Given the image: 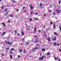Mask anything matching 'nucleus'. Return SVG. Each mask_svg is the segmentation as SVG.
<instances>
[{"label":"nucleus","instance_id":"obj_1","mask_svg":"<svg viewBox=\"0 0 61 61\" xmlns=\"http://www.w3.org/2000/svg\"><path fill=\"white\" fill-rule=\"evenodd\" d=\"M46 58V57L44 56H43L41 58H40L38 59L39 60H43L44 59V58Z\"/></svg>","mask_w":61,"mask_h":61},{"label":"nucleus","instance_id":"obj_2","mask_svg":"<svg viewBox=\"0 0 61 61\" xmlns=\"http://www.w3.org/2000/svg\"><path fill=\"white\" fill-rule=\"evenodd\" d=\"M29 6L30 7V9H33L34 8V7L32 6V5H30Z\"/></svg>","mask_w":61,"mask_h":61},{"label":"nucleus","instance_id":"obj_3","mask_svg":"<svg viewBox=\"0 0 61 61\" xmlns=\"http://www.w3.org/2000/svg\"><path fill=\"white\" fill-rule=\"evenodd\" d=\"M5 43L6 45H10V42H8V41H5Z\"/></svg>","mask_w":61,"mask_h":61},{"label":"nucleus","instance_id":"obj_4","mask_svg":"<svg viewBox=\"0 0 61 61\" xmlns=\"http://www.w3.org/2000/svg\"><path fill=\"white\" fill-rule=\"evenodd\" d=\"M47 40L49 41H51V39H50V37H47L46 38Z\"/></svg>","mask_w":61,"mask_h":61},{"label":"nucleus","instance_id":"obj_5","mask_svg":"<svg viewBox=\"0 0 61 61\" xmlns=\"http://www.w3.org/2000/svg\"><path fill=\"white\" fill-rule=\"evenodd\" d=\"M56 13H60V10H59L57 9H56Z\"/></svg>","mask_w":61,"mask_h":61},{"label":"nucleus","instance_id":"obj_6","mask_svg":"<svg viewBox=\"0 0 61 61\" xmlns=\"http://www.w3.org/2000/svg\"><path fill=\"white\" fill-rule=\"evenodd\" d=\"M23 51V53L24 54H25V53H26V50L25 49H24Z\"/></svg>","mask_w":61,"mask_h":61},{"label":"nucleus","instance_id":"obj_7","mask_svg":"<svg viewBox=\"0 0 61 61\" xmlns=\"http://www.w3.org/2000/svg\"><path fill=\"white\" fill-rule=\"evenodd\" d=\"M5 32H4L3 33H2V34H1V35L2 36H4L5 34Z\"/></svg>","mask_w":61,"mask_h":61},{"label":"nucleus","instance_id":"obj_8","mask_svg":"<svg viewBox=\"0 0 61 61\" xmlns=\"http://www.w3.org/2000/svg\"><path fill=\"white\" fill-rule=\"evenodd\" d=\"M2 24L3 25L4 27H5V23L2 22Z\"/></svg>","mask_w":61,"mask_h":61},{"label":"nucleus","instance_id":"obj_9","mask_svg":"<svg viewBox=\"0 0 61 61\" xmlns=\"http://www.w3.org/2000/svg\"><path fill=\"white\" fill-rule=\"evenodd\" d=\"M21 34L22 36H24V32L22 30L21 31Z\"/></svg>","mask_w":61,"mask_h":61},{"label":"nucleus","instance_id":"obj_10","mask_svg":"<svg viewBox=\"0 0 61 61\" xmlns=\"http://www.w3.org/2000/svg\"><path fill=\"white\" fill-rule=\"evenodd\" d=\"M40 5L41 7H42L43 6V5H42V3H41L40 4Z\"/></svg>","mask_w":61,"mask_h":61},{"label":"nucleus","instance_id":"obj_11","mask_svg":"<svg viewBox=\"0 0 61 61\" xmlns=\"http://www.w3.org/2000/svg\"><path fill=\"white\" fill-rule=\"evenodd\" d=\"M7 10H8V9H7V8H5V10H4V12H6V11H7Z\"/></svg>","mask_w":61,"mask_h":61},{"label":"nucleus","instance_id":"obj_12","mask_svg":"<svg viewBox=\"0 0 61 61\" xmlns=\"http://www.w3.org/2000/svg\"><path fill=\"white\" fill-rule=\"evenodd\" d=\"M56 37H55V38L54 39H52V41H55L56 40Z\"/></svg>","mask_w":61,"mask_h":61},{"label":"nucleus","instance_id":"obj_13","mask_svg":"<svg viewBox=\"0 0 61 61\" xmlns=\"http://www.w3.org/2000/svg\"><path fill=\"white\" fill-rule=\"evenodd\" d=\"M53 25V28L54 29H55L56 28V25L55 24H54Z\"/></svg>","mask_w":61,"mask_h":61},{"label":"nucleus","instance_id":"obj_14","mask_svg":"<svg viewBox=\"0 0 61 61\" xmlns=\"http://www.w3.org/2000/svg\"><path fill=\"white\" fill-rule=\"evenodd\" d=\"M56 44H57L56 43V42H54V43L53 46H56Z\"/></svg>","mask_w":61,"mask_h":61},{"label":"nucleus","instance_id":"obj_15","mask_svg":"<svg viewBox=\"0 0 61 61\" xmlns=\"http://www.w3.org/2000/svg\"><path fill=\"white\" fill-rule=\"evenodd\" d=\"M42 50L43 52H44V51H46V49L44 48H43L42 49Z\"/></svg>","mask_w":61,"mask_h":61},{"label":"nucleus","instance_id":"obj_16","mask_svg":"<svg viewBox=\"0 0 61 61\" xmlns=\"http://www.w3.org/2000/svg\"><path fill=\"white\" fill-rule=\"evenodd\" d=\"M54 35H56V36H58V35L57 34V33H56V32H54Z\"/></svg>","mask_w":61,"mask_h":61},{"label":"nucleus","instance_id":"obj_17","mask_svg":"<svg viewBox=\"0 0 61 61\" xmlns=\"http://www.w3.org/2000/svg\"><path fill=\"white\" fill-rule=\"evenodd\" d=\"M1 7V8L2 10H4V6H2Z\"/></svg>","mask_w":61,"mask_h":61},{"label":"nucleus","instance_id":"obj_18","mask_svg":"<svg viewBox=\"0 0 61 61\" xmlns=\"http://www.w3.org/2000/svg\"><path fill=\"white\" fill-rule=\"evenodd\" d=\"M35 50L34 49V48L32 49V51L33 52H36V51H35Z\"/></svg>","mask_w":61,"mask_h":61},{"label":"nucleus","instance_id":"obj_19","mask_svg":"<svg viewBox=\"0 0 61 61\" xmlns=\"http://www.w3.org/2000/svg\"><path fill=\"white\" fill-rule=\"evenodd\" d=\"M50 25H53V22L52 21H51L50 22Z\"/></svg>","mask_w":61,"mask_h":61},{"label":"nucleus","instance_id":"obj_20","mask_svg":"<svg viewBox=\"0 0 61 61\" xmlns=\"http://www.w3.org/2000/svg\"><path fill=\"white\" fill-rule=\"evenodd\" d=\"M5 54H1V56H5Z\"/></svg>","mask_w":61,"mask_h":61},{"label":"nucleus","instance_id":"obj_21","mask_svg":"<svg viewBox=\"0 0 61 61\" xmlns=\"http://www.w3.org/2000/svg\"><path fill=\"white\" fill-rule=\"evenodd\" d=\"M34 19H35L36 20H38V18H34Z\"/></svg>","mask_w":61,"mask_h":61},{"label":"nucleus","instance_id":"obj_22","mask_svg":"<svg viewBox=\"0 0 61 61\" xmlns=\"http://www.w3.org/2000/svg\"><path fill=\"white\" fill-rule=\"evenodd\" d=\"M37 48H38V47H36L34 49H35V50H36V49H37Z\"/></svg>","mask_w":61,"mask_h":61},{"label":"nucleus","instance_id":"obj_23","mask_svg":"<svg viewBox=\"0 0 61 61\" xmlns=\"http://www.w3.org/2000/svg\"><path fill=\"white\" fill-rule=\"evenodd\" d=\"M10 22H11V21H10V20H8L7 21V23H10Z\"/></svg>","mask_w":61,"mask_h":61},{"label":"nucleus","instance_id":"obj_24","mask_svg":"<svg viewBox=\"0 0 61 61\" xmlns=\"http://www.w3.org/2000/svg\"><path fill=\"white\" fill-rule=\"evenodd\" d=\"M13 50H15V49H14V48H13L10 51H13Z\"/></svg>","mask_w":61,"mask_h":61},{"label":"nucleus","instance_id":"obj_25","mask_svg":"<svg viewBox=\"0 0 61 61\" xmlns=\"http://www.w3.org/2000/svg\"><path fill=\"white\" fill-rule=\"evenodd\" d=\"M38 41L37 40H36L35 42L34 43L35 44L36 43H38Z\"/></svg>","mask_w":61,"mask_h":61},{"label":"nucleus","instance_id":"obj_26","mask_svg":"<svg viewBox=\"0 0 61 61\" xmlns=\"http://www.w3.org/2000/svg\"><path fill=\"white\" fill-rule=\"evenodd\" d=\"M10 57L11 59H12L13 58V57L12 56V55H10Z\"/></svg>","mask_w":61,"mask_h":61},{"label":"nucleus","instance_id":"obj_27","mask_svg":"<svg viewBox=\"0 0 61 61\" xmlns=\"http://www.w3.org/2000/svg\"><path fill=\"white\" fill-rule=\"evenodd\" d=\"M34 30L35 31H34V32H36V28H35Z\"/></svg>","mask_w":61,"mask_h":61},{"label":"nucleus","instance_id":"obj_28","mask_svg":"<svg viewBox=\"0 0 61 61\" xmlns=\"http://www.w3.org/2000/svg\"><path fill=\"white\" fill-rule=\"evenodd\" d=\"M29 20V21H32V19L31 18H30Z\"/></svg>","mask_w":61,"mask_h":61},{"label":"nucleus","instance_id":"obj_29","mask_svg":"<svg viewBox=\"0 0 61 61\" xmlns=\"http://www.w3.org/2000/svg\"><path fill=\"white\" fill-rule=\"evenodd\" d=\"M61 2V0H59L58 1V3L59 4V5H60V2Z\"/></svg>","mask_w":61,"mask_h":61},{"label":"nucleus","instance_id":"obj_30","mask_svg":"<svg viewBox=\"0 0 61 61\" xmlns=\"http://www.w3.org/2000/svg\"><path fill=\"white\" fill-rule=\"evenodd\" d=\"M47 54L48 55H50V53L48 52L47 53Z\"/></svg>","mask_w":61,"mask_h":61},{"label":"nucleus","instance_id":"obj_31","mask_svg":"<svg viewBox=\"0 0 61 61\" xmlns=\"http://www.w3.org/2000/svg\"><path fill=\"white\" fill-rule=\"evenodd\" d=\"M12 2H13V3H15L17 2H16L15 1H14L13 0H12Z\"/></svg>","mask_w":61,"mask_h":61},{"label":"nucleus","instance_id":"obj_32","mask_svg":"<svg viewBox=\"0 0 61 61\" xmlns=\"http://www.w3.org/2000/svg\"><path fill=\"white\" fill-rule=\"evenodd\" d=\"M15 35H16V34H17V31L16 30H15Z\"/></svg>","mask_w":61,"mask_h":61},{"label":"nucleus","instance_id":"obj_33","mask_svg":"<svg viewBox=\"0 0 61 61\" xmlns=\"http://www.w3.org/2000/svg\"><path fill=\"white\" fill-rule=\"evenodd\" d=\"M19 45H23V44H22V43H20V42H19Z\"/></svg>","mask_w":61,"mask_h":61},{"label":"nucleus","instance_id":"obj_34","mask_svg":"<svg viewBox=\"0 0 61 61\" xmlns=\"http://www.w3.org/2000/svg\"><path fill=\"white\" fill-rule=\"evenodd\" d=\"M8 14V12H7L5 13V15H7V14Z\"/></svg>","mask_w":61,"mask_h":61},{"label":"nucleus","instance_id":"obj_35","mask_svg":"<svg viewBox=\"0 0 61 61\" xmlns=\"http://www.w3.org/2000/svg\"><path fill=\"white\" fill-rule=\"evenodd\" d=\"M48 11L49 12H52V10H49Z\"/></svg>","mask_w":61,"mask_h":61},{"label":"nucleus","instance_id":"obj_36","mask_svg":"<svg viewBox=\"0 0 61 61\" xmlns=\"http://www.w3.org/2000/svg\"><path fill=\"white\" fill-rule=\"evenodd\" d=\"M59 28L60 30H61V26H59Z\"/></svg>","mask_w":61,"mask_h":61},{"label":"nucleus","instance_id":"obj_37","mask_svg":"<svg viewBox=\"0 0 61 61\" xmlns=\"http://www.w3.org/2000/svg\"><path fill=\"white\" fill-rule=\"evenodd\" d=\"M23 51H22V49H20V52H22Z\"/></svg>","mask_w":61,"mask_h":61},{"label":"nucleus","instance_id":"obj_38","mask_svg":"<svg viewBox=\"0 0 61 61\" xmlns=\"http://www.w3.org/2000/svg\"><path fill=\"white\" fill-rule=\"evenodd\" d=\"M60 43H58L57 44V46H60Z\"/></svg>","mask_w":61,"mask_h":61},{"label":"nucleus","instance_id":"obj_39","mask_svg":"<svg viewBox=\"0 0 61 61\" xmlns=\"http://www.w3.org/2000/svg\"><path fill=\"white\" fill-rule=\"evenodd\" d=\"M24 38H23L22 39V41H24L25 40V39Z\"/></svg>","mask_w":61,"mask_h":61},{"label":"nucleus","instance_id":"obj_40","mask_svg":"<svg viewBox=\"0 0 61 61\" xmlns=\"http://www.w3.org/2000/svg\"><path fill=\"white\" fill-rule=\"evenodd\" d=\"M26 43L27 45H28L29 44V43L27 42H26Z\"/></svg>","mask_w":61,"mask_h":61},{"label":"nucleus","instance_id":"obj_41","mask_svg":"<svg viewBox=\"0 0 61 61\" xmlns=\"http://www.w3.org/2000/svg\"><path fill=\"white\" fill-rule=\"evenodd\" d=\"M55 60H57V59L56 57H55L54 58Z\"/></svg>","mask_w":61,"mask_h":61},{"label":"nucleus","instance_id":"obj_42","mask_svg":"<svg viewBox=\"0 0 61 61\" xmlns=\"http://www.w3.org/2000/svg\"><path fill=\"white\" fill-rule=\"evenodd\" d=\"M26 30H30V29L29 28H27L26 29Z\"/></svg>","mask_w":61,"mask_h":61},{"label":"nucleus","instance_id":"obj_43","mask_svg":"<svg viewBox=\"0 0 61 61\" xmlns=\"http://www.w3.org/2000/svg\"><path fill=\"white\" fill-rule=\"evenodd\" d=\"M46 13H44V16L45 17H46Z\"/></svg>","mask_w":61,"mask_h":61},{"label":"nucleus","instance_id":"obj_44","mask_svg":"<svg viewBox=\"0 0 61 61\" xmlns=\"http://www.w3.org/2000/svg\"><path fill=\"white\" fill-rule=\"evenodd\" d=\"M9 16L13 17V15H11Z\"/></svg>","mask_w":61,"mask_h":61},{"label":"nucleus","instance_id":"obj_45","mask_svg":"<svg viewBox=\"0 0 61 61\" xmlns=\"http://www.w3.org/2000/svg\"><path fill=\"white\" fill-rule=\"evenodd\" d=\"M38 14V12H36V15H37Z\"/></svg>","mask_w":61,"mask_h":61},{"label":"nucleus","instance_id":"obj_46","mask_svg":"<svg viewBox=\"0 0 61 61\" xmlns=\"http://www.w3.org/2000/svg\"><path fill=\"white\" fill-rule=\"evenodd\" d=\"M59 51H60V52H61V49H59Z\"/></svg>","mask_w":61,"mask_h":61},{"label":"nucleus","instance_id":"obj_47","mask_svg":"<svg viewBox=\"0 0 61 61\" xmlns=\"http://www.w3.org/2000/svg\"><path fill=\"white\" fill-rule=\"evenodd\" d=\"M20 35V34H19V33H18L17 34V35H18V36H19Z\"/></svg>","mask_w":61,"mask_h":61},{"label":"nucleus","instance_id":"obj_48","mask_svg":"<svg viewBox=\"0 0 61 61\" xmlns=\"http://www.w3.org/2000/svg\"><path fill=\"white\" fill-rule=\"evenodd\" d=\"M18 57H21V56L20 55H18Z\"/></svg>","mask_w":61,"mask_h":61},{"label":"nucleus","instance_id":"obj_49","mask_svg":"<svg viewBox=\"0 0 61 61\" xmlns=\"http://www.w3.org/2000/svg\"><path fill=\"white\" fill-rule=\"evenodd\" d=\"M18 11H19V9H17V12H18Z\"/></svg>","mask_w":61,"mask_h":61},{"label":"nucleus","instance_id":"obj_50","mask_svg":"<svg viewBox=\"0 0 61 61\" xmlns=\"http://www.w3.org/2000/svg\"><path fill=\"white\" fill-rule=\"evenodd\" d=\"M10 54H12V53H13V52L12 51H11L10 52Z\"/></svg>","mask_w":61,"mask_h":61},{"label":"nucleus","instance_id":"obj_51","mask_svg":"<svg viewBox=\"0 0 61 61\" xmlns=\"http://www.w3.org/2000/svg\"><path fill=\"white\" fill-rule=\"evenodd\" d=\"M33 13V12H32V11H31V12H30V14L31 15Z\"/></svg>","mask_w":61,"mask_h":61},{"label":"nucleus","instance_id":"obj_52","mask_svg":"<svg viewBox=\"0 0 61 61\" xmlns=\"http://www.w3.org/2000/svg\"><path fill=\"white\" fill-rule=\"evenodd\" d=\"M24 11H25V12H27V10H24Z\"/></svg>","mask_w":61,"mask_h":61},{"label":"nucleus","instance_id":"obj_53","mask_svg":"<svg viewBox=\"0 0 61 61\" xmlns=\"http://www.w3.org/2000/svg\"><path fill=\"white\" fill-rule=\"evenodd\" d=\"M6 49H7V50H9V48H7Z\"/></svg>","mask_w":61,"mask_h":61},{"label":"nucleus","instance_id":"obj_54","mask_svg":"<svg viewBox=\"0 0 61 61\" xmlns=\"http://www.w3.org/2000/svg\"><path fill=\"white\" fill-rule=\"evenodd\" d=\"M39 44H38L37 45H36L37 46H39Z\"/></svg>","mask_w":61,"mask_h":61},{"label":"nucleus","instance_id":"obj_55","mask_svg":"<svg viewBox=\"0 0 61 61\" xmlns=\"http://www.w3.org/2000/svg\"><path fill=\"white\" fill-rule=\"evenodd\" d=\"M25 7H23V9H25Z\"/></svg>","mask_w":61,"mask_h":61},{"label":"nucleus","instance_id":"obj_56","mask_svg":"<svg viewBox=\"0 0 61 61\" xmlns=\"http://www.w3.org/2000/svg\"><path fill=\"white\" fill-rule=\"evenodd\" d=\"M34 40H32V42H34Z\"/></svg>","mask_w":61,"mask_h":61},{"label":"nucleus","instance_id":"obj_57","mask_svg":"<svg viewBox=\"0 0 61 61\" xmlns=\"http://www.w3.org/2000/svg\"><path fill=\"white\" fill-rule=\"evenodd\" d=\"M34 37H37V36H35Z\"/></svg>","mask_w":61,"mask_h":61},{"label":"nucleus","instance_id":"obj_58","mask_svg":"<svg viewBox=\"0 0 61 61\" xmlns=\"http://www.w3.org/2000/svg\"><path fill=\"white\" fill-rule=\"evenodd\" d=\"M41 55H42V53H41L40 54V56H41Z\"/></svg>","mask_w":61,"mask_h":61},{"label":"nucleus","instance_id":"obj_59","mask_svg":"<svg viewBox=\"0 0 61 61\" xmlns=\"http://www.w3.org/2000/svg\"><path fill=\"white\" fill-rule=\"evenodd\" d=\"M53 15H56V13H54Z\"/></svg>","mask_w":61,"mask_h":61},{"label":"nucleus","instance_id":"obj_60","mask_svg":"<svg viewBox=\"0 0 61 61\" xmlns=\"http://www.w3.org/2000/svg\"><path fill=\"white\" fill-rule=\"evenodd\" d=\"M58 61H60V59H59L58 60Z\"/></svg>","mask_w":61,"mask_h":61},{"label":"nucleus","instance_id":"obj_61","mask_svg":"<svg viewBox=\"0 0 61 61\" xmlns=\"http://www.w3.org/2000/svg\"><path fill=\"white\" fill-rule=\"evenodd\" d=\"M15 17H17V16H16V15H15Z\"/></svg>","mask_w":61,"mask_h":61},{"label":"nucleus","instance_id":"obj_62","mask_svg":"<svg viewBox=\"0 0 61 61\" xmlns=\"http://www.w3.org/2000/svg\"><path fill=\"white\" fill-rule=\"evenodd\" d=\"M11 6L12 7H13V5H12Z\"/></svg>","mask_w":61,"mask_h":61},{"label":"nucleus","instance_id":"obj_63","mask_svg":"<svg viewBox=\"0 0 61 61\" xmlns=\"http://www.w3.org/2000/svg\"><path fill=\"white\" fill-rule=\"evenodd\" d=\"M39 32H41V30H39Z\"/></svg>","mask_w":61,"mask_h":61},{"label":"nucleus","instance_id":"obj_64","mask_svg":"<svg viewBox=\"0 0 61 61\" xmlns=\"http://www.w3.org/2000/svg\"><path fill=\"white\" fill-rule=\"evenodd\" d=\"M25 25H26H26H27V24L26 23H25Z\"/></svg>","mask_w":61,"mask_h":61}]
</instances>
